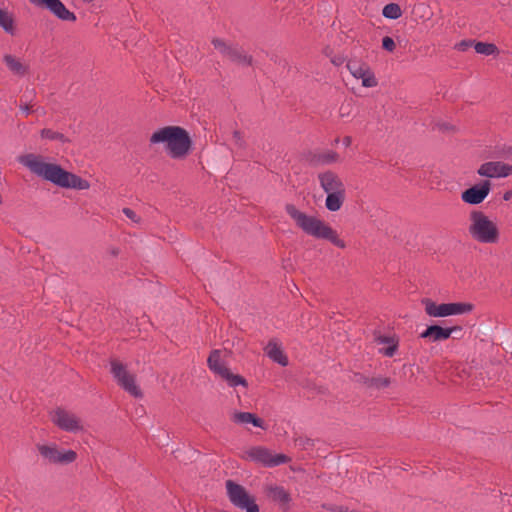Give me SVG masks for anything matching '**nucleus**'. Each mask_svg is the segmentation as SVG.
I'll use <instances>...</instances> for the list:
<instances>
[{"mask_svg": "<svg viewBox=\"0 0 512 512\" xmlns=\"http://www.w3.org/2000/svg\"><path fill=\"white\" fill-rule=\"evenodd\" d=\"M19 162L27 167L33 174L53 183L61 188L86 190L90 183L80 176L66 171L55 163H46L43 157L35 154H26L19 157Z\"/></svg>", "mask_w": 512, "mask_h": 512, "instance_id": "f257e3e1", "label": "nucleus"}, {"mask_svg": "<svg viewBox=\"0 0 512 512\" xmlns=\"http://www.w3.org/2000/svg\"><path fill=\"white\" fill-rule=\"evenodd\" d=\"M285 211L289 217L294 221L295 225L301 229L305 234L312 236L316 239L327 240L334 246L344 249L346 243L339 238L335 229H333L325 221L298 210L294 204L287 203Z\"/></svg>", "mask_w": 512, "mask_h": 512, "instance_id": "f03ea898", "label": "nucleus"}, {"mask_svg": "<svg viewBox=\"0 0 512 512\" xmlns=\"http://www.w3.org/2000/svg\"><path fill=\"white\" fill-rule=\"evenodd\" d=\"M150 143H165L169 155L174 159L184 158L192 146L188 132L180 126H166L156 130L150 137Z\"/></svg>", "mask_w": 512, "mask_h": 512, "instance_id": "7ed1b4c3", "label": "nucleus"}, {"mask_svg": "<svg viewBox=\"0 0 512 512\" xmlns=\"http://www.w3.org/2000/svg\"><path fill=\"white\" fill-rule=\"evenodd\" d=\"M469 220L468 231L475 241L484 244H494L499 241L500 234L497 225L484 212L472 210Z\"/></svg>", "mask_w": 512, "mask_h": 512, "instance_id": "20e7f679", "label": "nucleus"}, {"mask_svg": "<svg viewBox=\"0 0 512 512\" xmlns=\"http://www.w3.org/2000/svg\"><path fill=\"white\" fill-rule=\"evenodd\" d=\"M211 43L223 57L227 58L234 64L240 66H252L254 63L253 56L247 54L244 48L237 43H231L218 37L213 38Z\"/></svg>", "mask_w": 512, "mask_h": 512, "instance_id": "39448f33", "label": "nucleus"}, {"mask_svg": "<svg viewBox=\"0 0 512 512\" xmlns=\"http://www.w3.org/2000/svg\"><path fill=\"white\" fill-rule=\"evenodd\" d=\"M229 501L238 509L245 512H259V506L255 497L252 496L242 485L227 480L225 483Z\"/></svg>", "mask_w": 512, "mask_h": 512, "instance_id": "423d86ee", "label": "nucleus"}, {"mask_svg": "<svg viewBox=\"0 0 512 512\" xmlns=\"http://www.w3.org/2000/svg\"><path fill=\"white\" fill-rule=\"evenodd\" d=\"M110 372L117 384L130 395L141 398L143 393L136 385V378L127 370V366L116 358L110 359Z\"/></svg>", "mask_w": 512, "mask_h": 512, "instance_id": "0eeeda50", "label": "nucleus"}, {"mask_svg": "<svg viewBox=\"0 0 512 512\" xmlns=\"http://www.w3.org/2000/svg\"><path fill=\"white\" fill-rule=\"evenodd\" d=\"M207 365L214 374L225 380L230 387H236L239 385H242L245 388L248 387V382L243 376L232 373L230 369L224 365L221 361L220 350L215 349L211 351L207 359Z\"/></svg>", "mask_w": 512, "mask_h": 512, "instance_id": "6e6552de", "label": "nucleus"}, {"mask_svg": "<svg viewBox=\"0 0 512 512\" xmlns=\"http://www.w3.org/2000/svg\"><path fill=\"white\" fill-rule=\"evenodd\" d=\"M422 303L425 305V312L432 317L461 315L474 309L473 304L466 302L436 304L431 299L426 298L422 300Z\"/></svg>", "mask_w": 512, "mask_h": 512, "instance_id": "1a4fd4ad", "label": "nucleus"}, {"mask_svg": "<svg viewBox=\"0 0 512 512\" xmlns=\"http://www.w3.org/2000/svg\"><path fill=\"white\" fill-rule=\"evenodd\" d=\"M241 458L262 464L265 467H275L290 461V458L284 454L272 455L271 451L263 446L249 448L243 452Z\"/></svg>", "mask_w": 512, "mask_h": 512, "instance_id": "9d476101", "label": "nucleus"}, {"mask_svg": "<svg viewBox=\"0 0 512 512\" xmlns=\"http://www.w3.org/2000/svg\"><path fill=\"white\" fill-rule=\"evenodd\" d=\"M37 450L51 464H70L77 459L74 450L60 451L56 445L37 444Z\"/></svg>", "mask_w": 512, "mask_h": 512, "instance_id": "9b49d317", "label": "nucleus"}, {"mask_svg": "<svg viewBox=\"0 0 512 512\" xmlns=\"http://www.w3.org/2000/svg\"><path fill=\"white\" fill-rule=\"evenodd\" d=\"M491 190V182L489 180H483L477 183L461 193V199L463 202L471 205H478L482 203L485 198L489 195Z\"/></svg>", "mask_w": 512, "mask_h": 512, "instance_id": "f8f14e48", "label": "nucleus"}, {"mask_svg": "<svg viewBox=\"0 0 512 512\" xmlns=\"http://www.w3.org/2000/svg\"><path fill=\"white\" fill-rule=\"evenodd\" d=\"M35 6L49 10L53 15L62 21H76V15L68 10L61 0H29Z\"/></svg>", "mask_w": 512, "mask_h": 512, "instance_id": "ddd939ff", "label": "nucleus"}, {"mask_svg": "<svg viewBox=\"0 0 512 512\" xmlns=\"http://www.w3.org/2000/svg\"><path fill=\"white\" fill-rule=\"evenodd\" d=\"M53 422L64 431L77 432L82 430L80 420L73 413L62 408L55 410Z\"/></svg>", "mask_w": 512, "mask_h": 512, "instance_id": "4468645a", "label": "nucleus"}, {"mask_svg": "<svg viewBox=\"0 0 512 512\" xmlns=\"http://www.w3.org/2000/svg\"><path fill=\"white\" fill-rule=\"evenodd\" d=\"M454 332H462V328L460 326L444 328L433 324L427 326V328L420 334V338L428 339L431 342L444 341L449 339Z\"/></svg>", "mask_w": 512, "mask_h": 512, "instance_id": "2eb2a0df", "label": "nucleus"}, {"mask_svg": "<svg viewBox=\"0 0 512 512\" xmlns=\"http://www.w3.org/2000/svg\"><path fill=\"white\" fill-rule=\"evenodd\" d=\"M477 173L480 176L495 178V177H506L512 173V166L504 164L502 162H486L483 163Z\"/></svg>", "mask_w": 512, "mask_h": 512, "instance_id": "dca6fc26", "label": "nucleus"}, {"mask_svg": "<svg viewBox=\"0 0 512 512\" xmlns=\"http://www.w3.org/2000/svg\"><path fill=\"white\" fill-rule=\"evenodd\" d=\"M318 180L321 188L327 193L336 191H345V185L340 177L332 170L318 174Z\"/></svg>", "mask_w": 512, "mask_h": 512, "instance_id": "f3484780", "label": "nucleus"}, {"mask_svg": "<svg viewBox=\"0 0 512 512\" xmlns=\"http://www.w3.org/2000/svg\"><path fill=\"white\" fill-rule=\"evenodd\" d=\"M353 381L365 386L368 389H384L391 384L389 377H368L362 373H354Z\"/></svg>", "mask_w": 512, "mask_h": 512, "instance_id": "a211bd4d", "label": "nucleus"}, {"mask_svg": "<svg viewBox=\"0 0 512 512\" xmlns=\"http://www.w3.org/2000/svg\"><path fill=\"white\" fill-rule=\"evenodd\" d=\"M339 160V154L335 151L328 150L324 152H309L306 155V161L310 166L317 167L321 165H329Z\"/></svg>", "mask_w": 512, "mask_h": 512, "instance_id": "6ab92c4d", "label": "nucleus"}, {"mask_svg": "<svg viewBox=\"0 0 512 512\" xmlns=\"http://www.w3.org/2000/svg\"><path fill=\"white\" fill-rule=\"evenodd\" d=\"M269 497L279 503L280 508L287 512L289 510V503L291 501V496L289 492L282 486H273L268 490Z\"/></svg>", "mask_w": 512, "mask_h": 512, "instance_id": "aec40b11", "label": "nucleus"}, {"mask_svg": "<svg viewBox=\"0 0 512 512\" xmlns=\"http://www.w3.org/2000/svg\"><path fill=\"white\" fill-rule=\"evenodd\" d=\"M232 421L236 424H252L255 427L266 429L264 420L250 412H235Z\"/></svg>", "mask_w": 512, "mask_h": 512, "instance_id": "412c9836", "label": "nucleus"}, {"mask_svg": "<svg viewBox=\"0 0 512 512\" xmlns=\"http://www.w3.org/2000/svg\"><path fill=\"white\" fill-rule=\"evenodd\" d=\"M264 350L267 356L274 362L280 364L281 366L288 365L287 356L283 353L281 347L275 340H270Z\"/></svg>", "mask_w": 512, "mask_h": 512, "instance_id": "4be33fe9", "label": "nucleus"}, {"mask_svg": "<svg viewBox=\"0 0 512 512\" xmlns=\"http://www.w3.org/2000/svg\"><path fill=\"white\" fill-rule=\"evenodd\" d=\"M345 196V191L327 193V197L325 200L326 208L331 212H336L340 210L345 201Z\"/></svg>", "mask_w": 512, "mask_h": 512, "instance_id": "5701e85b", "label": "nucleus"}, {"mask_svg": "<svg viewBox=\"0 0 512 512\" xmlns=\"http://www.w3.org/2000/svg\"><path fill=\"white\" fill-rule=\"evenodd\" d=\"M3 61L8 69L17 76H24L28 72V66L10 54L4 55Z\"/></svg>", "mask_w": 512, "mask_h": 512, "instance_id": "b1692460", "label": "nucleus"}, {"mask_svg": "<svg viewBox=\"0 0 512 512\" xmlns=\"http://www.w3.org/2000/svg\"><path fill=\"white\" fill-rule=\"evenodd\" d=\"M376 342L380 344H390L387 348L383 349L381 352L383 355L387 357H392L396 353L398 349V341L395 340L393 337L385 336V335H379L375 338Z\"/></svg>", "mask_w": 512, "mask_h": 512, "instance_id": "393cba45", "label": "nucleus"}, {"mask_svg": "<svg viewBox=\"0 0 512 512\" xmlns=\"http://www.w3.org/2000/svg\"><path fill=\"white\" fill-rule=\"evenodd\" d=\"M0 27L3 28V30L11 35L15 34V27H14V19L13 16L4 9L0 8Z\"/></svg>", "mask_w": 512, "mask_h": 512, "instance_id": "a878e982", "label": "nucleus"}, {"mask_svg": "<svg viewBox=\"0 0 512 512\" xmlns=\"http://www.w3.org/2000/svg\"><path fill=\"white\" fill-rule=\"evenodd\" d=\"M40 136L42 139H47L51 141H59L61 143H70L71 140L66 137L63 133L58 131H54L50 128H44L40 131Z\"/></svg>", "mask_w": 512, "mask_h": 512, "instance_id": "bb28decb", "label": "nucleus"}, {"mask_svg": "<svg viewBox=\"0 0 512 512\" xmlns=\"http://www.w3.org/2000/svg\"><path fill=\"white\" fill-rule=\"evenodd\" d=\"M382 15L385 18L396 20L402 16V10L399 4L397 3H389L384 6L382 10Z\"/></svg>", "mask_w": 512, "mask_h": 512, "instance_id": "cd10ccee", "label": "nucleus"}, {"mask_svg": "<svg viewBox=\"0 0 512 512\" xmlns=\"http://www.w3.org/2000/svg\"><path fill=\"white\" fill-rule=\"evenodd\" d=\"M347 69L350 71V73L356 78L359 79L362 77L363 72H365V68H368L369 66L366 63H360L356 60H349L347 62Z\"/></svg>", "mask_w": 512, "mask_h": 512, "instance_id": "c85d7f7f", "label": "nucleus"}, {"mask_svg": "<svg viewBox=\"0 0 512 512\" xmlns=\"http://www.w3.org/2000/svg\"><path fill=\"white\" fill-rule=\"evenodd\" d=\"M474 49L478 54L493 55L498 52V48L493 43L476 42L474 43Z\"/></svg>", "mask_w": 512, "mask_h": 512, "instance_id": "c756f323", "label": "nucleus"}, {"mask_svg": "<svg viewBox=\"0 0 512 512\" xmlns=\"http://www.w3.org/2000/svg\"><path fill=\"white\" fill-rule=\"evenodd\" d=\"M359 79L362 80V86L367 88L376 87L378 85V81L375 77V74L370 69V67L365 68V72H363L362 77H360Z\"/></svg>", "mask_w": 512, "mask_h": 512, "instance_id": "7c9ffc66", "label": "nucleus"}, {"mask_svg": "<svg viewBox=\"0 0 512 512\" xmlns=\"http://www.w3.org/2000/svg\"><path fill=\"white\" fill-rule=\"evenodd\" d=\"M353 110L352 100L345 101L339 108V115L341 118L349 117Z\"/></svg>", "mask_w": 512, "mask_h": 512, "instance_id": "2f4dec72", "label": "nucleus"}, {"mask_svg": "<svg viewBox=\"0 0 512 512\" xmlns=\"http://www.w3.org/2000/svg\"><path fill=\"white\" fill-rule=\"evenodd\" d=\"M382 48L388 52H393L396 48L394 39L390 36L383 37Z\"/></svg>", "mask_w": 512, "mask_h": 512, "instance_id": "473e14b6", "label": "nucleus"}, {"mask_svg": "<svg viewBox=\"0 0 512 512\" xmlns=\"http://www.w3.org/2000/svg\"><path fill=\"white\" fill-rule=\"evenodd\" d=\"M296 444L304 449L314 446V441L308 437H299L296 439Z\"/></svg>", "mask_w": 512, "mask_h": 512, "instance_id": "72a5a7b5", "label": "nucleus"}, {"mask_svg": "<svg viewBox=\"0 0 512 512\" xmlns=\"http://www.w3.org/2000/svg\"><path fill=\"white\" fill-rule=\"evenodd\" d=\"M323 508L330 512H347L348 507L336 504H323Z\"/></svg>", "mask_w": 512, "mask_h": 512, "instance_id": "f704fd0d", "label": "nucleus"}, {"mask_svg": "<svg viewBox=\"0 0 512 512\" xmlns=\"http://www.w3.org/2000/svg\"><path fill=\"white\" fill-rule=\"evenodd\" d=\"M123 213L134 222H139L140 220L137 214L130 208H124Z\"/></svg>", "mask_w": 512, "mask_h": 512, "instance_id": "c9c22d12", "label": "nucleus"}, {"mask_svg": "<svg viewBox=\"0 0 512 512\" xmlns=\"http://www.w3.org/2000/svg\"><path fill=\"white\" fill-rule=\"evenodd\" d=\"M474 40H463L459 44H457V48L460 51H465L468 47L474 46Z\"/></svg>", "mask_w": 512, "mask_h": 512, "instance_id": "e433bc0d", "label": "nucleus"}, {"mask_svg": "<svg viewBox=\"0 0 512 512\" xmlns=\"http://www.w3.org/2000/svg\"><path fill=\"white\" fill-rule=\"evenodd\" d=\"M233 138L235 139L236 143L241 147L244 144L242 133L239 130H235L233 132Z\"/></svg>", "mask_w": 512, "mask_h": 512, "instance_id": "4c0bfd02", "label": "nucleus"}, {"mask_svg": "<svg viewBox=\"0 0 512 512\" xmlns=\"http://www.w3.org/2000/svg\"><path fill=\"white\" fill-rule=\"evenodd\" d=\"M331 61H332V63H333L334 65H336V66H340V65H342V64H343V62H344V58H343V57H341V56H336V57H334Z\"/></svg>", "mask_w": 512, "mask_h": 512, "instance_id": "58836bf2", "label": "nucleus"}, {"mask_svg": "<svg viewBox=\"0 0 512 512\" xmlns=\"http://www.w3.org/2000/svg\"><path fill=\"white\" fill-rule=\"evenodd\" d=\"M20 108L26 115H29L32 112L31 106L27 103H25L24 105H20Z\"/></svg>", "mask_w": 512, "mask_h": 512, "instance_id": "ea45409f", "label": "nucleus"}, {"mask_svg": "<svg viewBox=\"0 0 512 512\" xmlns=\"http://www.w3.org/2000/svg\"><path fill=\"white\" fill-rule=\"evenodd\" d=\"M343 143H344V145H345L346 147L350 146V145H351V143H352V139H351V137H350V136H345V137L343 138Z\"/></svg>", "mask_w": 512, "mask_h": 512, "instance_id": "a19ab883", "label": "nucleus"}, {"mask_svg": "<svg viewBox=\"0 0 512 512\" xmlns=\"http://www.w3.org/2000/svg\"><path fill=\"white\" fill-rule=\"evenodd\" d=\"M505 200H510L512 199V190H508L504 193V197H503Z\"/></svg>", "mask_w": 512, "mask_h": 512, "instance_id": "79ce46f5", "label": "nucleus"}, {"mask_svg": "<svg viewBox=\"0 0 512 512\" xmlns=\"http://www.w3.org/2000/svg\"><path fill=\"white\" fill-rule=\"evenodd\" d=\"M439 127L441 130H449L450 129V126L446 123L441 124Z\"/></svg>", "mask_w": 512, "mask_h": 512, "instance_id": "37998d69", "label": "nucleus"}, {"mask_svg": "<svg viewBox=\"0 0 512 512\" xmlns=\"http://www.w3.org/2000/svg\"><path fill=\"white\" fill-rule=\"evenodd\" d=\"M111 254H112L113 256H115V257H116V256H118V255H119V249H117V248H113V249H111Z\"/></svg>", "mask_w": 512, "mask_h": 512, "instance_id": "c03bdc74", "label": "nucleus"}, {"mask_svg": "<svg viewBox=\"0 0 512 512\" xmlns=\"http://www.w3.org/2000/svg\"><path fill=\"white\" fill-rule=\"evenodd\" d=\"M460 333H461V332H454L453 334H455V335L453 336V338H455V339H459V338H460V336H457V335H458V334H460Z\"/></svg>", "mask_w": 512, "mask_h": 512, "instance_id": "a18cd8bd", "label": "nucleus"}]
</instances>
